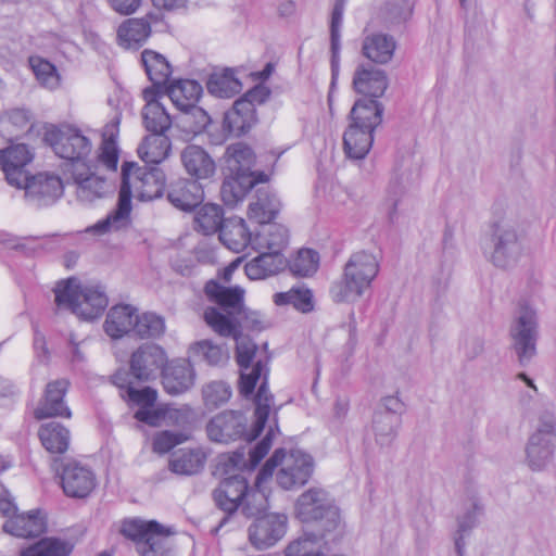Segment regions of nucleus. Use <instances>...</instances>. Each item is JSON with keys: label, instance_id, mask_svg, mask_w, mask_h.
I'll list each match as a JSON object with an SVG mask.
<instances>
[{"label": "nucleus", "instance_id": "nucleus-1", "mask_svg": "<svg viewBox=\"0 0 556 556\" xmlns=\"http://www.w3.org/2000/svg\"><path fill=\"white\" fill-rule=\"evenodd\" d=\"M165 181V174L159 167H138L125 162L116 208L89 230L103 235L125 228L129 223L132 191L140 201H151L163 194Z\"/></svg>", "mask_w": 556, "mask_h": 556}, {"label": "nucleus", "instance_id": "nucleus-2", "mask_svg": "<svg viewBox=\"0 0 556 556\" xmlns=\"http://www.w3.org/2000/svg\"><path fill=\"white\" fill-rule=\"evenodd\" d=\"M384 108L378 100L358 99L349 114L343 149L351 160L364 159L374 142V131L382 123Z\"/></svg>", "mask_w": 556, "mask_h": 556}, {"label": "nucleus", "instance_id": "nucleus-3", "mask_svg": "<svg viewBox=\"0 0 556 556\" xmlns=\"http://www.w3.org/2000/svg\"><path fill=\"white\" fill-rule=\"evenodd\" d=\"M54 294L59 308L70 309L84 320L99 318L109 304L108 296L100 286L81 283L74 277L58 282Z\"/></svg>", "mask_w": 556, "mask_h": 556}, {"label": "nucleus", "instance_id": "nucleus-4", "mask_svg": "<svg viewBox=\"0 0 556 556\" xmlns=\"http://www.w3.org/2000/svg\"><path fill=\"white\" fill-rule=\"evenodd\" d=\"M379 263L371 253L359 251L351 255L340 280L332 283L330 296L336 303H353L371 286Z\"/></svg>", "mask_w": 556, "mask_h": 556}, {"label": "nucleus", "instance_id": "nucleus-5", "mask_svg": "<svg viewBox=\"0 0 556 556\" xmlns=\"http://www.w3.org/2000/svg\"><path fill=\"white\" fill-rule=\"evenodd\" d=\"M314 471L313 458L299 450L286 453L275 451L257 475L258 485L275 475L277 484L283 490H292L307 483Z\"/></svg>", "mask_w": 556, "mask_h": 556}, {"label": "nucleus", "instance_id": "nucleus-6", "mask_svg": "<svg viewBox=\"0 0 556 556\" xmlns=\"http://www.w3.org/2000/svg\"><path fill=\"white\" fill-rule=\"evenodd\" d=\"M205 293L208 299L223 308L227 315L215 307H208L204 312L206 324L218 334L230 337L238 328L237 315L242 313L244 289L239 286L225 287L211 280L205 285Z\"/></svg>", "mask_w": 556, "mask_h": 556}, {"label": "nucleus", "instance_id": "nucleus-7", "mask_svg": "<svg viewBox=\"0 0 556 556\" xmlns=\"http://www.w3.org/2000/svg\"><path fill=\"white\" fill-rule=\"evenodd\" d=\"M523 252V235L509 219H498L491 224L484 254L488 261L500 269L517 265Z\"/></svg>", "mask_w": 556, "mask_h": 556}, {"label": "nucleus", "instance_id": "nucleus-8", "mask_svg": "<svg viewBox=\"0 0 556 556\" xmlns=\"http://www.w3.org/2000/svg\"><path fill=\"white\" fill-rule=\"evenodd\" d=\"M295 513L303 522H316L318 530L324 532H333L342 525L333 498L320 488H311L302 493L296 501Z\"/></svg>", "mask_w": 556, "mask_h": 556}, {"label": "nucleus", "instance_id": "nucleus-9", "mask_svg": "<svg viewBox=\"0 0 556 556\" xmlns=\"http://www.w3.org/2000/svg\"><path fill=\"white\" fill-rule=\"evenodd\" d=\"M122 532L135 541L136 549L141 556H170L172 532L156 521H126Z\"/></svg>", "mask_w": 556, "mask_h": 556}, {"label": "nucleus", "instance_id": "nucleus-10", "mask_svg": "<svg viewBox=\"0 0 556 556\" xmlns=\"http://www.w3.org/2000/svg\"><path fill=\"white\" fill-rule=\"evenodd\" d=\"M514 350L520 364L528 363L536 352L538 315L528 304H520L509 330Z\"/></svg>", "mask_w": 556, "mask_h": 556}, {"label": "nucleus", "instance_id": "nucleus-11", "mask_svg": "<svg viewBox=\"0 0 556 556\" xmlns=\"http://www.w3.org/2000/svg\"><path fill=\"white\" fill-rule=\"evenodd\" d=\"M207 439L218 444H229L240 439L252 441L253 429L248 432V418L241 410L225 409L214 415L205 426Z\"/></svg>", "mask_w": 556, "mask_h": 556}, {"label": "nucleus", "instance_id": "nucleus-12", "mask_svg": "<svg viewBox=\"0 0 556 556\" xmlns=\"http://www.w3.org/2000/svg\"><path fill=\"white\" fill-rule=\"evenodd\" d=\"M231 336L237 343L236 357L241 368L240 392L248 396L253 393L256 382L266 374V367L261 359L254 361L257 348L250 338L239 336L237 328Z\"/></svg>", "mask_w": 556, "mask_h": 556}, {"label": "nucleus", "instance_id": "nucleus-13", "mask_svg": "<svg viewBox=\"0 0 556 556\" xmlns=\"http://www.w3.org/2000/svg\"><path fill=\"white\" fill-rule=\"evenodd\" d=\"M49 136L53 151L60 157L71 161V168L77 164H86L85 159L90 154L92 144L78 129L66 127Z\"/></svg>", "mask_w": 556, "mask_h": 556}, {"label": "nucleus", "instance_id": "nucleus-14", "mask_svg": "<svg viewBox=\"0 0 556 556\" xmlns=\"http://www.w3.org/2000/svg\"><path fill=\"white\" fill-rule=\"evenodd\" d=\"M262 89H254L238 99L232 108L225 113L223 128L229 135L241 136L256 122L254 102H262L260 94Z\"/></svg>", "mask_w": 556, "mask_h": 556}, {"label": "nucleus", "instance_id": "nucleus-15", "mask_svg": "<svg viewBox=\"0 0 556 556\" xmlns=\"http://www.w3.org/2000/svg\"><path fill=\"white\" fill-rule=\"evenodd\" d=\"M167 363L165 351L157 344L146 343L130 358V374L140 381L154 379Z\"/></svg>", "mask_w": 556, "mask_h": 556}, {"label": "nucleus", "instance_id": "nucleus-16", "mask_svg": "<svg viewBox=\"0 0 556 556\" xmlns=\"http://www.w3.org/2000/svg\"><path fill=\"white\" fill-rule=\"evenodd\" d=\"M70 170L76 186V198L79 202L92 203L104 198L111 191V186L106 179L93 173L87 164H77Z\"/></svg>", "mask_w": 556, "mask_h": 556}, {"label": "nucleus", "instance_id": "nucleus-17", "mask_svg": "<svg viewBox=\"0 0 556 556\" xmlns=\"http://www.w3.org/2000/svg\"><path fill=\"white\" fill-rule=\"evenodd\" d=\"M287 530V517L281 514H269L257 518L249 528L251 544L257 549L274 546L283 538Z\"/></svg>", "mask_w": 556, "mask_h": 556}, {"label": "nucleus", "instance_id": "nucleus-18", "mask_svg": "<svg viewBox=\"0 0 556 556\" xmlns=\"http://www.w3.org/2000/svg\"><path fill=\"white\" fill-rule=\"evenodd\" d=\"M96 484V476L89 467L75 460L63 466L61 485L67 496L84 498L92 492Z\"/></svg>", "mask_w": 556, "mask_h": 556}, {"label": "nucleus", "instance_id": "nucleus-19", "mask_svg": "<svg viewBox=\"0 0 556 556\" xmlns=\"http://www.w3.org/2000/svg\"><path fill=\"white\" fill-rule=\"evenodd\" d=\"M21 188L25 190V198L37 205L52 203L63 194L62 180L50 174L27 175Z\"/></svg>", "mask_w": 556, "mask_h": 556}, {"label": "nucleus", "instance_id": "nucleus-20", "mask_svg": "<svg viewBox=\"0 0 556 556\" xmlns=\"http://www.w3.org/2000/svg\"><path fill=\"white\" fill-rule=\"evenodd\" d=\"M33 154L25 144H15L0 151V167L11 186L21 188L28 175L24 167L31 161Z\"/></svg>", "mask_w": 556, "mask_h": 556}, {"label": "nucleus", "instance_id": "nucleus-21", "mask_svg": "<svg viewBox=\"0 0 556 556\" xmlns=\"http://www.w3.org/2000/svg\"><path fill=\"white\" fill-rule=\"evenodd\" d=\"M352 85L357 93L377 100L388 88V76L383 70L362 63L355 68Z\"/></svg>", "mask_w": 556, "mask_h": 556}, {"label": "nucleus", "instance_id": "nucleus-22", "mask_svg": "<svg viewBox=\"0 0 556 556\" xmlns=\"http://www.w3.org/2000/svg\"><path fill=\"white\" fill-rule=\"evenodd\" d=\"M180 161L186 173L200 182L211 179L216 173V164L202 147L189 144L180 152Z\"/></svg>", "mask_w": 556, "mask_h": 556}, {"label": "nucleus", "instance_id": "nucleus-23", "mask_svg": "<svg viewBox=\"0 0 556 556\" xmlns=\"http://www.w3.org/2000/svg\"><path fill=\"white\" fill-rule=\"evenodd\" d=\"M247 483V479L240 475L222 480L212 493L216 506L228 514L236 511L244 497Z\"/></svg>", "mask_w": 556, "mask_h": 556}, {"label": "nucleus", "instance_id": "nucleus-24", "mask_svg": "<svg viewBox=\"0 0 556 556\" xmlns=\"http://www.w3.org/2000/svg\"><path fill=\"white\" fill-rule=\"evenodd\" d=\"M195 372L190 363L185 359L170 362L162 371L164 390L172 395L188 391L194 384Z\"/></svg>", "mask_w": 556, "mask_h": 556}, {"label": "nucleus", "instance_id": "nucleus-25", "mask_svg": "<svg viewBox=\"0 0 556 556\" xmlns=\"http://www.w3.org/2000/svg\"><path fill=\"white\" fill-rule=\"evenodd\" d=\"M396 46V40L391 35L369 33L363 38L361 52L374 64L386 65L392 61Z\"/></svg>", "mask_w": 556, "mask_h": 556}, {"label": "nucleus", "instance_id": "nucleus-26", "mask_svg": "<svg viewBox=\"0 0 556 556\" xmlns=\"http://www.w3.org/2000/svg\"><path fill=\"white\" fill-rule=\"evenodd\" d=\"M267 179L268 176L265 173H258L257 176L226 173L220 188L222 199L226 205L235 206L256 184L265 182Z\"/></svg>", "mask_w": 556, "mask_h": 556}, {"label": "nucleus", "instance_id": "nucleus-27", "mask_svg": "<svg viewBox=\"0 0 556 556\" xmlns=\"http://www.w3.org/2000/svg\"><path fill=\"white\" fill-rule=\"evenodd\" d=\"M68 381L59 379L47 384L46 395L40 406L35 410L37 419L48 417H71V410L65 405L63 397L67 391Z\"/></svg>", "mask_w": 556, "mask_h": 556}, {"label": "nucleus", "instance_id": "nucleus-28", "mask_svg": "<svg viewBox=\"0 0 556 556\" xmlns=\"http://www.w3.org/2000/svg\"><path fill=\"white\" fill-rule=\"evenodd\" d=\"M167 198L177 208L190 211L202 202L204 192L200 182L193 179L178 178L169 185Z\"/></svg>", "mask_w": 556, "mask_h": 556}, {"label": "nucleus", "instance_id": "nucleus-29", "mask_svg": "<svg viewBox=\"0 0 556 556\" xmlns=\"http://www.w3.org/2000/svg\"><path fill=\"white\" fill-rule=\"evenodd\" d=\"M225 170L235 175H254L260 172L252 170L255 164V153L244 142H236L226 148L224 154Z\"/></svg>", "mask_w": 556, "mask_h": 556}, {"label": "nucleus", "instance_id": "nucleus-30", "mask_svg": "<svg viewBox=\"0 0 556 556\" xmlns=\"http://www.w3.org/2000/svg\"><path fill=\"white\" fill-rule=\"evenodd\" d=\"M220 241L231 251L242 252L249 244L255 249V237L252 238L245 222L242 218H229L219 232Z\"/></svg>", "mask_w": 556, "mask_h": 556}, {"label": "nucleus", "instance_id": "nucleus-31", "mask_svg": "<svg viewBox=\"0 0 556 556\" xmlns=\"http://www.w3.org/2000/svg\"><path fill=\"white\" fill-rule=\"evenodd\" d=\"M136 308L131 305H115L110 308L105 321L104 331L113 339L122 338L134 330Z\"/></svg>", "mask_w": 556, "mask_h": 556}, {"label": "nucleus", "instance_id": "nucleus-32", "mask_svg": "<svg viewBox=\"0 0 556 556\" xmlns=\"http://www.w3.org/2000/svg\"><path fill=\"white\" fill-rule=\"evenodd\" d=\"M286 266L281 253L264 252L245 264L244 270L251 280L265 279L277 275Z\"/></svg>", "mask_w": 556, "mask_h": 556}, {"label": "nucleus", "instance_id": "nucleus-33", "mask_svg": "<svg viewBox=\"0 0 556 556\" xmlns=\"http://www.w3.org/2000/svg\"><path fill=\"white\" fill-rule=\"evenodd\" d=\"M3 530L18 538L37 536L45 532L46 521L39 513L17 514L4 522Z\"/></svg>", "mask_w": 556, "mask_h": 556}, {"label": "nucleus", "instance_id": "nucleus-34", "mask_svg": "<svg viewBox=\"0 0 556 556\" xmlns=\"http://www.w3.org/2000/svg\"><path fill=\"white\" fill-rule=\"evenodd\" d=\"M280 201L267 189H258L255 199L249 204L248 216L258 224L270 223L280 210Z\"/></svg>", "mask_w": 556, "mask_h": 556}, {"label": "nucleus", "instance_id": "nucleus-35", "mask_svg": "<svg viewBox=\"0 0 556 556\" xmlns=\"http://www.w3.org/2000/svg\"><path fill=\"white\" fill-rule=\"evenodd\" d=\"M205 460L206 455L201 448H181L172 455L168 468L176 475L192 476L203 469Z\"/></svg>", "mask_w": 556, "mask_h": 556}, {"label": "nucleus", "instance_id": "nucleus-36", "mask_svg": "<svg viewBox=\"0 0 556 556\" xmlns=\"http://www.w3.org/2000/svg\"><path fill=\"white\" fill-rule=\"evenodd\" d=\"M119 118L115 117L106 124L102 131V142L98 150V162L106 169L115 172L119 157V150L116 143L118 135Z\"/></svg>", "mask_w": 556, "mask_h": 556}, {"label": "nucleus", "instance_id": "nucleus-37", "mask_svg": "<svg viewBox=\"0 0 556 556\" xmlns=\"http://www.w3.org/2000/svg\"><path fill=\"white\" fill-rule=\"evenodd\" d=\"M38 435L42 446L51 454H63L70 447V430L56 421L41 425Z\"/></svg>", "mask_w": 556, "mask_h": 556}, {"label": "nucleus", "instance_id": "nucleus-38", "mask_svg": "<svg viewBox=\"0 0 556 556\" xmlns=\"http://www.w3.org/2000/svg\"><path fill=\"white\" fill-rule=\"evenodd\" d=\"M555 446L556 440L531 434L526 446L528 466L534 471L544 469L552 459Z\"/></svg>", "mask_w": 556, "mask_h": 556}, {"label": "nucleus", "instance_id": "nucleus-39", "mask_svg": "<svg viewBox=\"0 0 556 556\" xmlns=\"http://www.w3.org/2000/svg\"><path fill=\"white\" fill-rule=\"evenodd\" d=\"M255 236V250H268L280 253L288 244L289 231L280 224H264Z\"/></svg>", "mask_w": 556, "mask_h": 556}, {"label": "nucleus", "instance_id": "nucleus-40", "mask_svg": "<svg viewBox=\"0 0 556 556\" xmlns=\"http://www.w3.org/2000/svg\"><path fill=\"white\" fill-rule=\"evenodd\" d=\"M170 146L169 138L164 134H151L139 146L138 154L147 164H159L168 156Z\"/></svg>", "mask_w": 556, "mask_h": 556}, {"label": "nucleus", "instance_id": "nucleus-41", "mask_svg": "<svg viewBox=\"0 0 556 556\" xmlns=\"http://www.w3.org/2000/svg\"><path fill=\"white\" fill-rule=\"evenodd\" d=\"M202 93V87L195 80H178L168 88V97L181 111L193 108Z\"/></svg>", "mask_w": 556, "mask_h": 556}, {"label": "nucleus", "instance_id": "nucleus-42", "mask_svg": "<svg viewBox=\"0 0 556 556\" xmlns=\"http://www.w3.org/2000/svg\"><path fill=\"white\" fill-rule=\"evenodd\" d=\"M151 33L150 24L143 18H130L117 30V38L124 48H136L147 40Z\"/></svg>", "mask_w": 556, "mask_h": 556}, {"label": "nucleus", "instance_id": "nucleus-43", "mask_svg": "<svg viewBox=\"0 0 556 556\" xmlns=\"http://www.w3.org/2000/svg\"><path fill=\"white\" fill-rule=\"evenodd\" d=\"M224 222V212L217 204L206 203L194 215V228L205 236L220 232Z\"/></svg>", "mask_w": 556, "mask_h": 556}, {"label": "nucleus", "instance_id": "nucleus-44", "mask_svg": "<svg viewBox=\"0 0 556 556\" xmlns=\"http://www.w3.org/2000/svg\"><path fill=\"white\" fill-rule=\"evenodd\" d=\"M400 425L401 417L376 412L372 417L371 430L377 444L389 446L396 438Z\"/></svg>", "mask_w": 556, "mask_h": 556}, {"label": "nucleus", "instance_id": "nucleus-45", "mask_svg": "<svg viewBox=\"0 0 556 556\" xmlns=\"http://www.w3.org/2000/svg\"><path fill=\"white\" fill-rule=\"evenodd\" d=\"M328 532L321 530L305 531L286 548L287 556H323L320 542Z\"/></svg>", "mask_w": 556, "mask_h": 556}, {"label": "nucleus", "instance_id": "nucleus-46", "mask_svg": "<svg viewBox=\"0 0 556 556\" xmlns=\"http://www.w3.org/2000/svg\"><path fill=\"white\" fill-rule=\"evenodd\" d=\"M141 61L148 77L154 86H162L167 83L172 71L168 62L162 54L144 50L141 54Z\"/></svg>", "mask_w": 556, "mask_h": 556}, {"label": "nucleus", "instance_id": "nucleus-47", "mask_svg": "<svg viewBox=\"0 0 556 556\" xmlns=\"http://www.w3.org/2000/svg\"><path fill=\"white\" fill-rule=\"evenodd\" d=\"M210 93L218 98H231L241 90V83L235 77L233 72L225 70L223 73H214L207 84Z\"/></svg>", "mask_w": 556, "mask_h": 556}, {"label": "nucleus", "instance_id": "nucleus-48", "mask_svg": "<svg viewBox=\"0 0 556 556\" xmlns=\"http://www.w3.org/2000/svg\"><path fill=\"white\" fill-rule=\"evenodd\" d=\"M262 377L263 381L255 395V424L253 426V434L250 439H256L263 431L273 405V395L267 388L266 374Z\"/></svg>", "mask_w": 556, "mask_h": 556}, {"label": "nucleus", "instance_id": "nucleus-49", "mask_svg": "<svg viewBox=\"0 0 556 556\" xmlns=\"http://www.w3.org/2000/svg\"><path fill=\"white\" fill-rule=\"evenodd\" d=\"M144 127L151 134H164L169 129L172 121L159 101H149L142 111Z\"/></svg>", "mask_w": 556, "mask_h": 556}, {"label": "nucleus", "instance_id": "nucleus-50", "mask_svg": "<svg viewBox=\"0 0 556 556\" xmlns=\"http://www.w3.org/2000/svg\"><path fill=\"white\" fill-rule=\"evenodd\" d=\"M344 1L337 0L331 15L330 41H331V72L332 78L339 74L340 67V27L343 20Z\"/></svg>", "mask_w": 556, "mask_h": 556}, {"label": "nucleus", "instance_id": "nucleus-51", "mask_svg": "<svg viewBox=\"0 0 556 556\" xmlns=\"http://www.w3.org/2000/svg\"><path fill=\"white\" fill-rule=\"evenodd\" d=\"M73 546L56 538H45L21 551V556H68Z\"/></svg>", "mask_w": 556, "mask_h": 556}, {"label": "nucleus", "instance_id": "nucleus-52", "mask_svg": "<svg viewBox=\"0 0 556 556\" xmlns=\"http://www.w3.org/2000/svg\"><path fill=\"white\" fill-rule=\"evenodd\" d=\"M201 394L204 406L208 409H216L230 400L232 391L227 382L214 380L202 387Z\"/></svg>", "mask_w": 556, "mask_h": 556}, {"label": "nucleus", "instance_id": "nucleus-53", "mask_svg": "<svg viewBox=\"0 0 556 556\" xmlns=\"http://www.w3.org/2000/svg\"><path fill=\"white\" fill-rule=\"evenodd\" d=\"M274 303L276 305H292L302 313H308L314 308L311 290L302 288H293L287 292L276 293L274 295Z\"/></svg>", "mask_w": 556, "mask_h": 556}, {"label": "nucleus", "instance_id": "nucleus-54", "mask_svg": "<svg viewBox=\"0 0 556 556\" xmlns=\"http://www.w3.org/2000/svg\"><path fill=\"white\" fill-rule=\"evenodd\" d=\"M274 431L270 428L266 437L250 452L249 464L244 460L243 454L236 452L228 458L227 467L233 468H254L268 453L271 446V435Z\"/></svg>", "mask_w": 556, "mask_h": 556}, {"label": "nucleus", "instance_id": "nucleus-55", "mask_svg": "<svg viewBox=\"0 0 556 556\" xmlns=\"http://www.w3.org/2000/svg\"><path fill=\"white\" fill-rule=\"evenodd\" d=\"M190 352L194 357L206 362L211 366L222 365L228 359L227 351L210 340L193 343L190 346Z\"/></svg>", "mask_w": 556, "mask_h": 556}, {"label": "nucleus", "instance_id": "nucleus-56", "mask_svg": "<svg viewBox=\"0 0 556 556\" xmlns=\"http://www.w3.org/2000/svg\"><path fill=\"white\" fill-rule=\"evenodd\" d=\"M165 331L164 319L154 313H142L135 315L134 330L141 338L160 337Z\"/></svg>", "mask_w": 556, "mask_h": 556}, {"label": "nucleus", "instance_id": "nucleus-57", "mask_svg": "<svg viewBox=\"0 0 556 556\" xmlns=\"http://www.w3.org/2000/svg\"><path fill=\"white\" fill-rule=\"evenodd\" d=\"M29 65L38 83L48 89H56L60 85V75L55 66L40 56H30Z\"/></svg>", "mask_w": 556, "mask_h": 556}, {"label": "nucleus", "instance_id": "nucleus-58", "mask_svg": "<svg viewBox=\"0 0 556 556\" xmlns=\"http://www.w3.org/2000/svg\"><path fill=\"white\" fill-rule=\"evenodd\" d=\"M264 482L260 485L255 481V488L244 492V497L241 502L242 511L247 517H254L267 508L268 500L265 490L263 489Z\"/></svg>", "mask_w": 556, "mask_h": 556}, {"label": "nucleus", "instance_id": "nucleus-59", "mask_svg": "<svg viewBox=\"0 0 556 556\" xmlns=\"http://www.w3.org/2000/svg\"><path fill=\"white\" fill-rule=\"evenodd\" d=\"M412 13L408 0H390L380 9L379 15L387 26H392L406 21Z\"/></svg>", "mask_w": 556, "mask_h": 556}, {"label": "nucleus", "instance_id": "nucleus-60", "mask_svg": "<svg viewBox=\"0 0 556 556\" xmlns=\"http://www.w3.org/2000/svg\"><path fill=\"white\" fill-rule=\"evenodd\" d=\"M532 435L556 440V412L553 404L543 405L538 412V422Z\"/></svg>", "mask_w": 556, "mask_h": 556}, {"label": "nucleus", "instance_id": "nucleus-61", "mask_svg": "<svg viewBox=\"0 0 556 556\" xmlns=\"http://www.w3.org/2000/svg\"><path fill=\"white\" fill-rule=\"evenodd\" d=\"M189 437L182 432L159 431L152 439V451L156 454L164 455L175 446L188 441Z\"/></svg>", "mask_w": 556, "mask_h": 556}, {"label": "nucleus", "instance_id": "nucleus-62", "mask_svg": "<svg viewBox=\"0 0 556 556\" xmlns=\"http://www.w3.org/2000/svg\"><path fill=\"white\" fill-rule=\"evenodd\" d=\"M318 264V253L311 249H303L299 251L293 262V270L303 277L311 276L317 270Z\"/></svg>", "mask_w": 556, "mask_h": 556}, {"label": "nucleus", "instance_id": "nucleus-63", "mask_svg": "<svg viewBox=\"0 0 556 556\" xmlns=\"http://www.w3.org/2000/svg\"><path fill=\"white\" fill-rule=\"evenodd\" d=\"M127 397L132 403L142 406L141 408L152 407L157 397V393L154 389L146 387L141 390H137L134 387H128Z\"/></svg>", "mask_w": 556, "mask_h": 556}, {"label": "nucleus", "instance_id": "nucleus-64", "mask_svg": "<svg viewBox=\"0 0 556 556\" xmlns=\"http://www.w3.org/2000/svg\"><path fill=\"white\" fill-rule=\"evenodd\" d=\"M388 195L386 200V205L388 206V216L390 222H394L396 217V207L400 200V197L404 192V187L401 181L396 178L390 181L388 186Z\"/></svg>", "mask_w": 556, "mask_h": 556}]
</instances>
